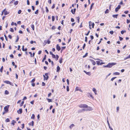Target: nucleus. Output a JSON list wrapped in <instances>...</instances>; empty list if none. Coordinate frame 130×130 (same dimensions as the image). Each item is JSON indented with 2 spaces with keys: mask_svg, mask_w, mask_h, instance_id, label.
<instances>
[{
  "mask_svg": "<svg viewBox=\"0 0 130 130\" xmlns=\"http://www.w3.org/2000/svg\"><path fill=\"white\" fill-rule=\"evenodd\" d=\"M117 64V63H116L112 62L111 63H109L107 65V68H110L111 67Z\"/></svg>",
  "mask_w": 130,
  "mask_h": 130,
  "instance_id": "1",
  "label": "nucleus"
},
{
  "mask_svg": "<svg viewBox=\"0 0 130 130\" xmlns=\"http://www.w3.org/2000/svg\"><path fill=\"white\" fill-rule=\"evenodd\" d=\"M78 106L80 108H87L88 107V105L84 104H81L78 105Z\"/></svg>",
  "mask_w": 130,
  "mask_h": 130,
  "instance_id": "2",
  "label": "nucleus"
},
{
  "mask_svg": "<svg viewBox=\"0 0 130 130\" xmlns=\"http://www.w3.org/2000/svg\"><path fill=\"white\" fill-rule=\"evenodd\" d=\"M44 79L47 80L48 78V74L47 73H46L45 74V75H43Z\"/></svg>",
  "mask_w": 130,
  "mask_h": 130,
  "instance_id": "3",
  "label": "nucleus"
},
{
  "mask_svg": "<svg viewBox=\"0 0 130 130\" xmlns=\"http://www.w3.org/2000/svg\"><path fill=\"white\" fill-rule=\"evenodd\" d=\"M4 82L7 84H9L12 86H13V83H12L11 82L7 80H5L4 81Z\"/></svg>",
  "mask_w": 130,
  "mask_h": 130,
  "instance_id": "4",
  "label": "nucleus"
},
{
  "mask_svg": "<svg viewBox=\"0 0 130 130\" xmlns=\"http://www.w3.org/2000/svg\"><path fill=\"white\" fill-rule=\"evenodd\" d=\"M9 106L8 105L7 106H6L4 108V109L5 111L6 112H7L8 111V108L9 107Z\"/></svg>",
  "mask_w": 130,
  "mask_h": 130,
  "instance_id": "5",
  "label": "nucleus"
},
{
  "mask_svg": "<svg viewBox=\"0 0 130 130\" xmlns=\"http://www.w3.org/2000/svg\"><path fill=\"white\" fill-rule=\"evenodd\" d=\"M121 6L120 5H119L117 7H116L115 9V11L116 12H117L118 10L120 8Z\"/></svg>",
  "mask_w": 130,
  "mask_h": 130,
  "instance_id": "6",
  "label": "nucleus"
},
{
  "mask_svg": "<svg viewBox=\"0 0 130 130\" xmlns=\"http://www.w3.org/2000/svg\"><path fill=\"white\" fill-rule=\"evenodd\" d=\"M3 12L4 13V14L5 15H6L9 13L7 11L5 10V9H4L2 12V14L3 13Z\"/></svg>",
  "mask_w": 130,
  "mask_h": 130,
  "instance_id": "7",
  "label": "nucleus"
},
{
  "mask_svg": "<svg viewBox=\"0 0 130 130\" xmlns=\"http://www.w3.org/2000/svg\"><path fill=\"white\" fill-rule=\"evenodd\" d=\"M56 48V49L58 51H59L61 49L60 47L59 46L58 44L57 45Z\"/></svg>",
  "mask_w": 130,
  "mask_h": 130,
  "instance_id": "8",
  "label": "nucleus"
},
{
  "mask_svg": "<svg viewBox=\"0 0 130 130\" xmlns=\"http://www.w3.org/2000/svg\"><path fill=\"white\" fill-rule=\"evenodd\" d=\"M17 112L18 114H21L22 112V109L21 108L19 110L17 111Z\"/></svg>",
  "mask_w": 130,
  "mask_h": 130,
  "instance_id": "9",
  "label": "nucleus"
},
{
  "mask_svg": "<svg viewBox=\"0 0 130 130\" xmlns=\"http://www.w3.org/2000/svg\"><path fill=\"white\" fill-rule=\"evenodd\" d=\"M84 72L86 73L87 74L90 76L91 75V73L90 72H87L85 71L84 70Z\"/></svg>",
  "mask_w": 130,
  "mask_h": 130,
  "instance_id": "10",
  "label": "nucleus"
},
{
  "mask_svg": "<svg viewBox=\"0 0 130 130\" xmlns=\"http://www.w3.org/2000/svg\"><path fill=\"white\" fill-rule=\"evenodd\" d=\"M87 108H88L86 109L87 111H91L92 110V108L88 106Z\"/></svg>",
  "mask_w": 130,
  "mask_h": 130,
  "instance_id": "11",
  "label": "nucleus"
},
{
  "mask_svg": "<svg viewBox=\"0 0 130 130\" xmlns=\"http://www.w3.org/2000/svg\"><path fill=\"white\" fill-rule=\"evenodd\" d=\"M75 91H79L80 92H82V91L79 88H78V87H77L76 88Z\"/></svg>",
  "mask_w": 130,
  "mask_h": 130,
  "instance_id": "12",
  "label": "nucleus"
},
{
  "mask_svg": "<svg viewBox=\"0 0 130 130\" xmlns=\"http://www.w3.org/2000/svg\"><path fill=\"white\" fill-rule=\"evenodd\" d=\"M60 68L59 66H57L56 69L57 72H59L60 70Z\"/></svg>",
  "mask_w": 130,
  "mask_h": 130,
  "instance_id": "13",
  "label": "nucleus"
},
{
  "mask_svg": "<svg viewBox=\"0 0 130 130\" xmlns=\"http://www.w3.org/2000/svg\"><path fill=\"white\" fill-rule=\"evenodd\" d=\"M90 60L92 62V64H93V65H94L95 64V62L94 60L92 59H90Z\"/></svg>",
  "mask_w": 130,
  "mask_h": 130,
  "instance_id": "14",
  "label": "nucleus"
},
{
  "mask_svg": "<svg viewBox=\"0 0 130 130\" xmlns=\"http://www.w3.org/2000/svg\"><path fill=\"white\" fill-rule=\"evenodd\" d=\"M92 90L94 92V93L95 95L97 94V93H96V89L95 88H92Z\"/></svg>",
  "mask_w": 130,
  "mask_h": 130,
  "instance_id": "15",
  "label": "nucleus"
},
{
  "mask_svg": "<svg viewBox=\"0 0 130 130\" xmlns=\"http://www.w3.org/2000/svg\"><path fill=\"white\" fill-rule=\"evenodd\" d=\"M46 55H45L44 57L43 58V59L42 61V62H44V60L46 59Z\"/></svg>",
  "mask_w": 130,
  "mask_h": 130,
  "instance_id": "16",
  "label": "nucleus"
},
{
  "mask_svg": "<svg viewBox=\"0 0 130 130\" xmlns=\"http://www.w3.org/2000/svg\"><path fill=\"white\" fill-rule=\"evenodd\" d=\"M118 16V14H114L112 15V17L114 18H117V16Z\"/></svg>",
  "mask_w": 130,
  "mask_h": 130,
  "instance_id": "17",
  "label": "nucleus"
},
{
  "mask_svg": "<svg viewBox=\"0 0 130 130\" xmlns=\"http://www.w3.org/2000/svg\"><path fill=\"white\" fill-rule=\"evenodd\" d=\"M34 122L33 121H32L30 123H29V125H31L32 126H33L34 125Z\"/></svg>",
  "mask_w": 130,
  "mask_h": 130,
  "instance_id": "18",
  "label": "nucleus"
},
{
  "mask_svg": "<svg viewBox=\"0 0 130 130\" xmlns=\"http://www.w3.org/2000/svg\"><path fill=\"white\" fill-rule=\"evenodd\" d=\"M9 93V92L7 90H6L5 91V94H8Z\"/></svg>",
  "mask_w": 130,
  "mask_h": 130,
  "instance_id": "19",
  "label": "nucleus"
},
{
  "mask_svg": "<svg viewBox=\"0 0 130 130\" xmlns=\"http://www.w3.org/2000/svg\"><path fill=\"white\" fill-rule=\"evenodd\" d=\"M31 27L33 30H34V26L33 24L31 25Z\"/></svg>",
  "mask_w": 130,
  "mask_h": 130,
  "instance_id": "20",
  "label": "nucleus"
},
{
  "mask_svg": "<svg viewBox=\"0 0 130 130\" xmlns=\"http://www.w3.org/2000/svg\"><path fill=\"white\" fill-rule=\"evenodd\" d=\"M11 25L12 26H13L14 25H15V26H17V24L16 23H14L13 22H12L11 23Z\"/></svg>",
  "mask_w": 130,
  "mask_h": 130,
  "instance_id": "21",
  "label": "nucleus"
},
{
  "mask_svg": "<svg viewBox=\"0 0 130 130\" xmlns=\"http://www.w3.org/2000/svg\"><path fill=\"white\" fill-rule=\"evenodd\" d=\"M113 74L115 75H119L120 74V73L118 72H116L113 73Z\"/></svg>",
  "mask_w": 130,
  "mask_h": 130,
  "instance_id": "22",
  "label": "nucleus"
},
{
  "mask_svg": "<svg viewBox=\"0 0 130 130\" xmlns=\"http://www.w3.org/2000/svg\"><path fill=\"white\" fill-rule=\"evenodd\" d=\"M18 2L17 1L14 2V4L15 5H16L18 4Z\"/></svg>",
  "mask_w": 130,
  "mask_h": 130,
  "instance_id": "23",
  "label": "nucleus"
},
{
  "mask_svg": "<svg viewBox=\"0 0 130 130\" xmlns=\"http://www.w3.org/2000/svg\"><path fill=\"white\" fill-rule=\"evenodd\" d=\"M74 124H71L70 126V128H72V127H74Z\"/></svg>",
  "mask_w": 130,
  "mask_h": 130,
  "instance_id": "24",
  "label": "nucleus"
},
{
  "mask_svg": "<svg viewBox=\"0 0 130 130\" xmlns=\"http://www.w3.org/2000/svg\"><path fill=\"white\" fill-rule=\"evenodd\" d=\"M35 117V115L34 114H32V116L31 117V118L32 119H34Z\"/></svg>",
  "mask_w": 130,
  "mask_h": 130,
  "instance_id": "25",
  "label": "nucleus"
},
{
  "mask_svg": "<svg viewBox=\"0 0 130 130\" xmlns=\"http://www.w3.org/2000/svg\"><path fill=\"white\" fill-rule=\"evenodd\" d=\"M16 122L14 120H12V121L11 124L13 125H14V123H15Z\"/></svg>",
  "mask_w": 130,
  "mask_h": 130,
  "instance_id": "26",
  "label": "nucleus"
},
{
  "mask_svg": "<svg viewBox=\"0 0 130 130\" xmlns=\"http://www.w3.org/2000/svg\"><path fill=\"white\" fill-rule=\"evenodd\" d=\"M128 58H130V55H129L128 56L125 58L124 59L125 60Z\"/></svg>",
  "mask_w": 130,
  "mask_h": 130,
  "instance_id": "27",
  "label": "nucleus"
},
{
  "mask_svg": "<svg viewBox=\"0 0 130 130\" xmlns=\"http://www.w3.org/2000/svg\"><path fill=\"white\" fill-rule=\"evenodd\" d=\"M46 99L48 101V102H52V100L51 99L46 98Z\"/></svg>",
  "mask_w": 130,
  "mask_h": 130,
  "instance_id": "28",
  "label": "nucleus"
},
{
  "mask_svg": "<svg viewBox=\"0 0 130 130\" xmlns=\"http://www.w3.org/2000/svg\"><path fill=\"white\" fill-rule=\"evenodd\" d=\"M3 66H2L0 69V71L1 72H3Z\"/></svg>",
  "mask_w": 130,
  "mask_h": 130,
  "instance_id": "29",
  "label": "nucleus"
},
{
  "mask_svg": "<svg viewBox=\"0 0 130 130\" xmlns=\"http://www.w3.org/2000/svg\"><path fill=\"white\" fill-rule=\"evenodd\" d=\"M109 10H108V9H107L106 10V11H105V14L107 13H109Z\"/></svg>",
  "mask_w": 130,
  "mask_h": 130,
  "instance_id": "30",
  "label": "nucleus"
},
{
  "mask_svg": "<svg viewBox=\"0 0 130 130\" xmlns=\"http://www.w3.org/2000/svg\"><path fill=\"white\" fill-rule=\"evenodd\" d=\"M17 39L16 40V41H15V42H17L18 41V40H19V37H18V36H17Z\"/></svg>",
  "mask_w": 130,
  "mask_h": 130,
  "instance_id": "31",
  "label": "nucleus"
},
{
  "mask_svg": "<svg viewBox=\"0 0 130 130\" xmlns=\"http://www.w3.org/2000/svg\"><path fill=\"white\" fill-rule=\"evenodd\" d=\"M96 64L97 65H99L100 64V61H96Z\"/></svg>",
  "mask_w": 130,
  "mask_h": 130,
  "instance_id": "32",
  "label": "nucleus"
},
{
  "mask_svg": "<svg viewBox=\"0 0 130 130\" xmlns=\"http://www.w3.org/2000/svg\"><path fill=\"white\" fill-rule=\"evenodd\" d=\"M24 103V102L23 101L20 104V106L21 107L22 106Z\"/></svg>",
  "mask_w": 130,
  "mask_h": 130,
  "instance_id": "33",
  "label": "nucleus"
},
{
  "mask_svg": "<svg viewBox=\"0 0 130 130\" xmlns=\"http://www.w3.org/2000/svg\"><path fill=\"white\" fill-rule=\"evenodd\" d=\"M56 60H58V59L59 57V56L57 55H56Z\"/></svg>",
  "mask_w": 130,
  "mask_h": 130,
  "instance_id": "34",
  "label": "nucleus"
},
{
  "mask_svg": "<svg viewBox=\"0 0 130 130\" xmlns=\"http://www.w3.org/2000/svg\"><path fill=\"white\" fill-rule=\"evenodd\" d=\"M5 121L6 122H8L10 121V120L8 118H7L5 120Z\"/></svg>",
  "mask_w": 130,
  "mask_h": 130,
  "instance_id": "35",
  "label": "nucleus"
},
{
  "mask_svg": "<svg viewBox=\"0 0 130 130\" xmlns=\"http://www.w3.org/2000/svg\"><path fill=\"white\" fill-rule=\"evenodd\" d=\"M10 31L11 32H14V30L13 28H10Z\"/></svg>",
  "mask_w": 130,
  "mask_h": 130,
  "instance_id": "36",
  "label": "nucleus"
},
{
  "mask_svg": "<svg viewBox=\"0 0 130 130\" xmlns=\"http://www.w3.org/2000/svg\"><path fill=\"white\" fill-rule=\"evenodd\" d=\"M77 20L78 21V22L79 23V18L78 17H77Z\"/></svg>",
  "mask_w": 130,
  "mask_h": 130,
  "instance_id": "37",
  "label": "nucleus"
},
{
  "mask_svg": "<svg viewBox=\"0 0 130 130\" xmlns=\"http://www.w3.org/2000/svg\"><path fill=\"white\" fill-rule=\"evenodd\" d=\"M126 32V31L125 30V31H123V30H122L121 31V34H123L124 32Z\"/></svg>",
  "mask_w": 130,
  "mask_h": 130,
  "instance_id": "38",
  "label": "nucleus"
},
{
  "mask_svg": "<svg viewBox=\"0 0 130 130\" xmlns=\"http://www.w3.org/2000/svg\"><path fill=\"white\" fill-rule=\"evenodd\" d=\"M94 5V3H92L91 5V7H90V9L91 10L92 9V6H93Z\"/></svg>",
  "mask_w": 130,
  "mask_h": 130,
  "instance_id": "39",
  "label": "nucleus"
},
{
  "mask_svg": "<svg viewBox=\"0 0 130 130\" xmlns=\"http://www.w3.org/2000/svg\"><path fill=\"white\" fill-rule=\"evenodd\" d=\"M88 55V53H86L85 54V55H84L83 56V58H85V57H86Z\"/></svg>",
  "mask_w": 130,
  "mask_h": 130,
  "instance_id": "40",
  "label": "nucleus"
},
{
  "mask_svg": "<svg viewBox=\"0 0 130 130\" xmlns=\"http://www.w3.org/2000/svg\"><path fill=\"white\" fill-rule=\"evenodd\" d=\"M67 91H69V87L68 86H67Z\"/></svg>",
  "mask_w": 130,
  "mask_h": 130,
  "instance_id": "41",
  "label": "nucleus"
},
{
  "mask_svg": "<svg viewBox=\"0 0 130 130\" xmlns=\"http://www.w3.org/2000/svg\"><path fill=\"white\" fill-rule=\"evenodd\" d=\"M49 40H50L48 39V40L47 41V43L48 44H49L51 42V41H49Z\"/></svg>",
  "mask_w": 130,
  "mask_h": 130,
  "instance_id": "42",
  "label": "nucleus"
},
{
  "mask_svg": "<svg viewBox=\"0 0 130 130\" xmlns=\"http://www.w3.org/2000/svg\"><path fill=\"white\" fill-rule=\"evenodd\" d=\"M66 48L65 46H63L61 47V51H63L64 49Z\"/></svg>",
  "mask_w": 130,
  "mask_h": 130,
  "instance_id": "43",
  "label": "nucleus"
},
{
  "mask_svg": "<svg viewBox=\"0 0 130 130\" xmlns=\"http://www.w3.org/2000/svg\"><path fill=\"white\" fill-rule=\"evenodd\" d=\"M87 111V110L86 109V108L83 109H82V110H81V111Z\"/></svg>",
  "mask_w": 130,
  "mask_h": 130,
  "instance_id": "44",
  "label": "nucleus"
},
{
  "mask_svg": "<svg viewBox=\"0 0 130 130\" xmlns=\"http://www.w3.org/2000/svg\"><path fill=\"white\" fill-rule=\"evenodd\" d=\"M52 57L53 58H56L54 54L52 55Z\"/></svg>",
  "mask_w": 130,
  "mask_h": 130,
  "instance_id": "45",
  "label": "nucleus"
},
{
  "mask_svg": "<svg viewBox=\"0 0 130 130\" xmlns=\"http://www.w3.org/2000/svg\"><path fill=\"white\" fill-rule=\"evenodd\" d=\"M45 8L46 9V12L47 13L49 11H48V10L47 8V7H45Z\"/></svg>",
  "mask_w": 130,
  "mask_h": 130,
  "instance_id": "46",
  "label": "nucleus"
},
{
  "mask_svg": "<svg viewBox=\"0 0 130 130\" xmlns=\"http://www.w3.org/2000/svg\"><path fill=\"white\" fill-rule=\"evenodd\" d=\"M107 123L108 125V126H110V124L109 123V121L108 120V118H107Z\"/></svg>",
  "mask_w": 130,
  "mask_h": 130,
  "instance_id": "47",
  "label": "nucleus"
},
{
  "mask_svg": "<svg viewBox=\"0 0 130 130\" xmlns=\"http://www.w3.org/2000/svg\"><path fill=\"white\" fill-rule=\"evenodd\" d=\"M47 43V41H46V40H45L44 41V42L43 43V44L44 45H45Z\"/></svg>",
  "mask_w": 130,
  "mask_h": 130,
  "instance_id": "48",
  "label": "nucleus"
},
{
  "mask_svg": "<svg viewBox=\"0 0 130 130\" xmlns=\"http://www.w3.org/2000/svg\"><path fill=\"white\" fill-rule=\"evenodd\" d=\"M119 109V107H117V111L118 112Z\"/></svg>",
  "mask_w": 130,
  "mask_h": 130,
  "instance_id": "49",
  "label": "nucleus"
},
{
  "mask_svg": "<svg viewBox=\"0 0 130 130\" xmlns=\"http://www.w3.org/2000/svg\"><path fill=\"white\" fill-rule=\"evenodd\" d=\"M22 11L21 10H19L18 12V13L19 14H20L21 12Z\"/></svg>",
  "mask_w": 130,
  "mask_h": 130,
  "instance_id": "50",
  "label": "nucleus"
},
{
  "mask_svg": "<svg viewBox=\"0 0 130 130\" xmlns=\"http://www.w3.org/2000/svg\"><path fill=\"white\" fill-rule=\"evenodd\" d=\"M35 78L33 79L31 82V83H33L35 82Z\"/></svg>",
  "mask_w": 130,
  "mask_h": 130,
  "instance_id": "51",
  "label": "nucleus"
},
{
  "mask_svg": "<svg viewBox=\"0 0 130 130\" xmlns=\"http://www.w3.org/2000/svg\"><path fill=\"white\" fill-rule=\"evenodd\" d=\"M116 78V77H114L112 78L111 79V80L112 81H113L114 79Z\"/></svg>",
  "mask_w": 130,
  "mask_h": 130,
  "instance_id": "52",
  "label": "nucleus"
},
{
  "mask_svg": "<svg viewBox=\"0 0 130 130\" xmlns=\"http://www.w3.org/2000/svg\"><path fill=\"white\" fill-rule=\"evenodd\" d=\"M38 10H37L35 12V14H38Z\"/></svg>",
  "mask_w": 130,
  "mask_h": 130,
  "instance_id": "53",
  "label": "nucleus"
},
{
  "mask_svg": "<svg viewBox=\"0 0 130 130\" xmlns=\"http://www.w3.org/2000/svg\"><path fill=\"white\" fill-rule=\"evenodd\" d=\"M55 20V17L54 16H52V21H54Z\"/></svg>",
  "mask_w": 130,
  "mask_h": 130,
  "instance_id": "54",
  "label": "nucleus"
},
{
  "mask_svg": "<svg viewBox=\"0 0 130 130\" xmlns=\"http://www.w3.org/2000/svg\"><path fill=\"white\" fill-rule=\"evenodd\" d=\"M4 37H5V39L7 41V37L6 36V35H4Z\"/></svg>",
  "mask_w": 130,
  "mask_h": 130,
  "instance_id": "55",
  "label": "nucleus"
},
{
  "mask_svg": "<svg viewBox=\"0 0 130 130\" xmlns=\"http://www.w3.org/2000/svg\"><path fill=\"white\" fill-rule=\"evenodd\" d=\"M126 22L127 24L129 23H130V20H129L128 19H127Z\"/></svg>",
  "mask_w": 130,
  "mask_h": 130,
  "instance_id": "56",
  "label": "nucleus"
},
{
  "mask_svg": "<svg viewBox=\"0 0 130 130\" xmlns=\"http://www.w3.org/2000/svg\"><path fill=\"white\" fill-rule=\"evenodd\" d=\"M113 31H110L109 32V33L111 34V35H112L113 34Z\"/></svg>",
  "mask_w": 130,
  "mask_h": 130,
  "instance_id": "57",
  "label": "nucleus"
},
{
  "mask_svg": "<svg viewBox=\"0 0 130 130\" xmlns=\"http://www.w3.org/2000/svg\"><path fill=\"white\" fill-rule=\"evenodd\" d=\"M39 4V2L38 1H36V5H37Z\"/></svg>",
  "mask_w": 130,
  "mask_h": 130,
  "instance_id": "58",
  "label": "nucleus"
},
{
  "mask_svg": "<svg viewBox=\"0 0 130 130\" xmlns=\"http://www.w3.org/2000/svg\"><path fill=\"white\" fill-rule=\"evenodd\" d=\"M27 4L28 5H29L30 4L28 0H27Z\"/></svg>",
  "mask_w": 130,
  "mask_h": 130,
  "instance_id": "59",
  "label": "nucleus"
},
{
  "mask_svg": "<svg viewBox=\"0 0 130 130\" xmlns=\"http://www.w3.org/2000/svg\"><path fill=\"white\" fill-rule=\"evenodd\" d=\"M90 32V31L89 30L88 31L87 33L85 35L86 36H88L89 35Z\"/></svg>",
  "mask_w": 130,
  "mask_h": 130,
  "instance_id": "60",
  "label": "nucleus"
},
{
  "mask_svg": "<svg viewBox=\"0 0 130 130\" xmlns=\"http://www.w3.org/2000/svg\"><path fill=\"white\" fill-rule=\"evenodd\" d=\"M119 38L120 40V41L122 40H123V38H122V37H120V36L119 37Z\"/></svg>",
  "mask_w": 130,
  "mask_h": 130,
  "instance_id": "61",
  "label": "nucleus"
},
{
  "mask_svg": "<svg viewBox=\"0 0 130 130\" xmlns=\"http://www.w3.org/2000/svg\"><path fill=\"white\" fill-rule=\"evenodd\" d=\"M90 37L91 40H92L93 39L94 37L93 36L91 35L90 36Z\"/></svg>",
  "mask_w": 130,
  "mask_h": 130,
  "instance_id": "62",
  "label": "nucleus"
},
{
  "mask_svg": "<svg viewBox=\"0 0 130 130\" xmlns=\"http://www.w3.org/2000/svg\"><path fill=\"white\" fill-rule=\"evenodd\" d=\"M8 37L10 39H11L12 38V36L10 35H9L8 36Z\"/></svg>",
  "mask_w": 130,
  "mask_h": 130,
  "instance_id": "63",
  "label": "nucleus"
},
{
  "mask_svg": "<svg viewBox=\"0 0 130 130\" xmlns=\"http://www.w3.org/2000/svg\"><path fill=\"white\" fill-rule=\"evenodd\" d=\"M109 128L110 129V130H113L112 128L110 126H109Z\"/></svg>",
  "mask_w": 130,
  "mask_h": 130,
  "instance_id": "64",
  "label": "nucleus"
}]
</instances>
